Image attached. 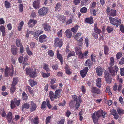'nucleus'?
I'll return each instance as SVG.
<instances>
[{
    "instance_id": "nucleus-32",
    "label": "nucleus",
    "mask_w": 124,
    "mask_h": 124,
    "mask_svg": "<svg viewBox=\"0 0 124 124\" xmlns=\"http://www.w3.org/2000/svg\"><path fill=\"white\" fill-rule=\"evenodd\" d=\"M26 52L28 54L29 56H31L33 54L32 52L29 49V47L27 46L26 48Z\"/></svg>"
},
{
    "instance_id": "nucleus-48",
    "label": "nucleus",
    "mask_w": 124,
    "mask_h": 124,
    "mask_svg": "<svg viewBox=\"0 0 124 124\" xmlns=\"http://www.w3.org/2000/svg\"><path fill=\"white\" fill-rule=\"evenodd\" d=\"M15 85H11V87L10 88V91L12 93H13L16 90V88L15 87Z\"/></svg>"
},
{
    "instance_id": "nucleus-17",
    "label": "nucleus",
    "mask_w": 124,
    "mask_h": 124,
    "mask_svg": "<svg viewBox=\"0 0 124 124\" xmlns=\"http://www.w3.org/2000/svg\"><path fill=\"white\" fill-rule=\"evenodd\" d=\"M31 107L30 108V111L32 112L34 111L36 109L37 107L36 105V104L32 101H31Z\"/></svg>"
},
{
    "instance_id": "nucleus-50",
    "label": "nucleus",
    "mask_w": 124,
    "mask_h": 124,
    "mask_svg": "<svg viewBox=\"0 0 124 124\" xmlns=\"http://www.w3.org/2000/svg\"><path fill=\"white\" fill-rule=\"evenodd\" d=\"M81 48L79 47H76L75 48V51L76 53V54H78L80 51Z\"/></svg>"
},
{
    "instance_id": "nucleus-55",
    "label": "nucleus",
    "mask_w": 124,
    "mask_h": 124,
    "mask_svg": "<svg viewBox=\"0 0 124 124\" xmlns=\"http://www.w3.org/2000/svg\"><path fill=\"white\" fill-rule=\"evenodd\" d=\"M52 1V0H45L44 4L45 5L50 4Z\"/></svg>"
},
{
    "instance_id": "nucleus-52",
    "label": "nucleus",
    "mask_w": 124,
    "mask_h": 124,
    "mask_svg": "<svg viewBox=\"0 0 124 124\" xmlns=\"http://www.w3.org/2000/svg\"><path fill=\"white\" fill-rule=\"evenodd\" d=\"M87 11V9L85 7L82 8L80 10L81 12L83 13H85Z\"/></svg>"
},
{
    "instance_id": "nucleus-33",
    "label": "nucleus",
    "mask_w": 124,
    "mask_h": 124,
    "mask_svg": "<svg viewBox=\"0 0 124 124\" xmlns=\"http://www.w3.org/2000/svg\"><path fill=\"white\" fill-rule=\"evenodd\" d=\"M92 63L91 62L90 59H88L86 61L85 63V65L86 66H92Z\"/></svg>"
},
{
    "instance_id": "nucleus-22",
    "label": "nucleus",
    "mask_w": 124,
    "mask_h": 124,
    "mask_svg": "<svg viewBox=\"0 0 124 124\" xmlns=\"http://www.w3.org/2000/svg\"><path fill=\"white\" fill-rule=\"evenodd\" d=\"M57 58L60 60L62 64L63 62V58L62 57V55L60 54L59 52V50H57Z\"/></svg>"
},
{
    "instance_id": "nucleus-11",
    "label": "nucleus",
    "mask_w": 124,
    "mask_h": 124,
    "mask_svg": "<svg viewBox=\"0 0 124 124\" xmlns=\"http://www.w3.org/2000/svg\"><path fill=\"white\" fill-rule=\"evenodd\" d=\"M118 68L116 66H115L113 68L110 67L109 68V70L111 74L113 75H115V72L117 73Z\"/></svg>"
},
{
    "instance_id": "nucleus-8",
    "label": "nucleus",
    "mask_w": 124,
    "mask_h": 124,
    "mask_svg": "<svg viewBox=\"0 0 124 124\" xmlns=\"http://www.w3.org/2000/svg\"><path fill=\"white\" fill-rule=\"evenodd\" d=\"M20 101L17 100L16 99H15L14 101L12 100L11 101V107L12 108H13L15 107V104L17 106L19 105Z\"/></svg>"
},
{
    "instance_id": "nucleus-20",
    "label": "nucleus",
    "mask_w": 124,
    "mask_h": 124,
    "mask_svg": "<svg viewBox=\"0 0 124 124\" xmlns=\"http://www.w3.org/2000/svg\"><path fill=\"white\" fill-rule=\"evenodd\" d=\"M116 10L113 9H111L108 13L110 16L112 17L115 16L116 15Z\"/></svg>"
},
{
    "instance_id": "nucleus-35",
    "label": "nucleus",
    "mask_w": 124,
    "mask_h": 124,
    "mask_svg": "<svg viewBox=\"0 0 124 124\" xmlns=\"http://www.w3.org/2000/svg\"><path fill=\"white\" fill-rule=\"evenodd\" d=\"M78 25H76L74 27L71 29V30L74 32V33H76L77 32L78 29Z\"/></svg>"
},
{
    "instance_id": "nucleus-37",
    "label": "nucleus",
    "mask_w": 124,
    "mask_h": 124,
    "mask_svg": "<svg viewBox=\"0 0 124 124\" xmlns=\"http://www.w3.org/2000/svg\"><path fill=\"white\" fill-rule=\"evenodd\" d=\"M86 22L90 23L92 24L93 22V20L92 18H87L85 19Z\"/></svg>"
},
{
    "instance_id": "nucleus-9",
    "label": "nucleus",
    "mask_w": 124,
    "mask_h": 124,
    "mask_svg": "<svg viewBox=\"0 0 124 124\" xmlns=\"http://www.w3.org/2000/svg\"><path fill=\"white\" fill-rule=\"evenodd\" d=\"M104 78L106 82L108 83H111L112 81V78L110 77V75L109 73L106 71H105L104 72Z\"/></svg>"
},
{
    "instance_id": "nucleus-5",
    "label": "nucleus",
    "mask_w": 124,
    "mask_h": 124,
    "mask_svg": "<svg viewBox=\"0 0 124 124\" xmlns=\"http://www.w3.org/2000/svg\"><path fill=\"white\" fill-rule=\"evenodd\" d=\"M13 68L12 67L11 69L6 67V68L5 71V76L6 77H8L9 76H12L13 74Z\"/></svg>"
},
{
    "instance_id": "nucleus-21",
    "label": "nucleus",
    "mask_w": 124,
    "mask_h": 124,
    "mask_svg": "<svg viewBox=\"0 0 124 124\" xmlns=\"http://www.w3.org/2000/svg\"><path fill=\"white\" fill-rule=\"evenodd\" d=\"M96 113L94 112L93 114L92 117L95 124H97V122L98 120V118L96 117Z\"/></svg>"
},
{
    "instance_id": "nucleus-47",
    "label": "nucleus",
    "mask_w": 124,
    "mask_h": 124,
    "mask_svg": "<svg viewBox=\"0 0 124 124\" xmlns=\"http://www.w3.org/2000/svg\"><path fill=\"white\" fill-rule=\"evenodd\" d=\"M22 97L23 100H26L27 98V96L25 93L23 92L22 93Z\"/></svg>"
},
{
    "instance_id": "nucleus-28",
    "label": "nucleus",
    "mask_w": 124,
    "mask_h": 124,
    "mask_svg": "<svg viewBox=\"0 0 124 124\" xmlns=\"http://www.w3.org/2000/svg\"><path fill=\"white\" fill-rule=\"evenodd\" d=\"M97 23H95L94 25V32L98 34H100L101 32V30L98 29L97 26Z\"/></svg>"
},
{
    "instance_id": "nucleus-7",
    "label": "nucleus",
    "mask_w": 124,
    "mask_h": 124,
    "mask_svg": "<svg viewBox=\"0 0 124 124\" xmlns=\"http://www.w3.org/2000/svg\"><path fill=\"white\" fill-rule=\"evenodd\" d=\"M62 42L61 39L58 38H56L54 41V45L57 47L59 46L60 48L62 46Z\"/></svg>"
},
{
    "instance_id": "nucleus-2",
    "label": "nucleus",
    "mask_w": 124,
    "mask_h": 124,
    "mask_svg": "<svg viewBox=\"0 0 124 124\" xmlns=\"http://www.w3.org/2000/svg\"><path fill=\"white\" fill-rule=\"evenodd\" d=\"M109 18L111 24L116 26L117 27L121 23V20L119 19L112 18L111 16H109Z\"/></svg>"
},
{
    "instance_id": "nucleus-16",
    "label": "nucleus",
    "mask_w": 124,
    "mask_h": 124,
    "mask_svg": "<svg viewBox=\"0 0 124 124\" xmlns=\"http://www.w3.org/2000/svg\"><path fill=\"white\" fill-rule=\"evenodd\" d=\"M42 26L45 31H50L51 27L48 24L45 23L43 24Z\"/></svg>"
},
{
    "instance_id": "nucleus-58",
    "label": "nucleus",
    "mask_w": 124,
    "mask_h": 124,
    "mask_svg": "<svg viewBox=\"0 0 124 124\" xmlns=\"http://www.w3.org/2000/svg\"><path fill=\"white\" fill-rule=\"evenodd\" d=\"M75 102V101L74 100V101L71 100L69 103V105L70 107H73V104Z\"/></svg>"
},
{
    "instance_id": "nucleus-31",
    "label": "nucleus",
    "mask_w": 124,
    "mask_h": 124,
    "mask_svg": "<svg viewBox=\"0 0 124 124\" xmlns=\"http://www.w3.org/2000/svg\"><path fill=\"white\" fill-rule=\"evenodd\" d=\"M65 70L66 73L68 75H70L71 73L70 71L71 69L67 65H66L65 66Z\"/></svg>"
},
{
    "instance_id": "nucleus-10",
    "label": "nucleus",
    "mask_w": 124,
    "mask_h": 124,
    "mask_svg": "<svg viewBox=\"0 0 124 124\" xmlns=\"http://www.w3.org/2000/svg\"><path fill=\"white\" fill-rule=\"evenodd\" d=\"M37 21L35 20L30 19L29 21L28 24L29 27H33L36 23Z\"/></svg>"
},
{
    "instance_id": "nucleus-19",
    "label": "nucleus",
    "mask_w": 124,
    "mask_h": 124,
    "mask_svg": "<svg viewBox=\"0 0 124 124\" xmlns=\"http://www.w3.org/2000/svg\"><path fill=\"white\" fill-rule=\"evenodd\" d=\"M40 2L39 0L35 1L33 3V6L35 9L38 8L40 7Z\"/></svg>"
},
{
    "instance_id": "nucleus-41",
    "label": "nucleus",
    "mask_w": 124,
    "mask_h": 124,
    "mask_svg": "<svg viewBox=\"0 0 124 124\" xmlns=\"http://www.w3.org/2000/svg\"><path fill=\"white\" fill-rule=\"evenodd\" d=\"M117 110L118 113L119 115H121L124 113V110L121 108H118Z\"/></svg>"
},
{
    "instance_id": "nucleus-1",
    "label": "nucleus",
    "mask_w": 124,
    "mask_h": 124,
    "mask_svg": "<svg viewBox=\"0 0 124 124\" xmlns=\"http://www.w3.org/2000/svg\"><path fill=\"white\" fill-rule=\"evenodd\" d=\"M61 91L60 89H57L55 92L54 94L53 92L51 91L50 92L49 96L52 101H53L55 99H57L60 97V93Z\"/></svg>"
},
{
    "instance_id": "nucleus-24",
    "label": "nucleus",
    "mask_w": 124,
    "mask_h": 124,
    "mask_svg": "<svg viewBox=\"0 0 124 124\" xmlns=\"http://www.w3.org/2000/svg\"><path fill=\"white\" fill-rule=\"evenodd\" d=\"M100 89L96 87H93L92 88L91 92L93 93H95L97 94H99L100 93Z\"/></svg>"
},
{
    "instance_id": "nucleus-26",
    "label": "nucleus",
    "mask_w": 124,
    "mask_h": 124,
    "mask_svg": "<svg viewBox=\"0 0 124 124\" xmlns=\"http://www.w3.org/2000/svg\"><path fill=\"white\" fill-rule=\"evenodd\" d=\"M43 31L42 30H39L36 31L34 34V36L36 37V36L38 37L40 34L43 33Z\"/></svg>"
},
{
    "instance_id": "nucleus-13",
    "label": "nucleus",
    "mask_w": 124,
    "mask_h": 124,
    "mask_svg": "<svg viewBox=\"0 0 124 124\" xmlns=\"http://www.w3.org/2000/svg\"><path fill=\"white\" fill-rule=\"evenodd\" d=\"M88 68L87 67H85L84 69L80 71V73L81 75L83 78L85 77L88 71Z\"/></svg>"
},
{
    "instance_id": "nucleus-18",
    "label": "nucleus",
    "mask_w": 124,
    "mask_h": 124,
    "mask_svg": "<svg viewBox=\"0 0 124 124\" xmlns=\"http://www.w3.org/2000/svg\"><path fill=\"white\" fill-rule=\"evenodd\" d=\"M46 38V36L45 35L43 34L40 36L39 38V42L42 43L45 41Z\"/></svg>"
},
{
    "instance_id": "nucleus-60",
    "label": "nucleus",
    "mask_w": 124,
    "mask_h": 124,
    "mask_svg": "<svg viewBox=\"0 0 124 124\" xmlns=\"http://www.w3.org/2000/svg\"><path fill=\"white\" fill-rule=\"evenodd\" d=\"M62 30H61L59 32L57 33V34L59 37H61L62 36Z\"/></svg>"
},
{
    "instance_id": "nucleus-15",
    "label": "nucleus",
    "mask_w": 124,
    "mask_h": 124,
    "mask_svg": "<svg viewBox=\"0 0 124 124\" xmlns=\"http://www.w3.org/2000/svg\"><path fill=\"white\" fill-rule=\"evenodd\" d=\"M11 51L13 55H16L17 53V49L15 46L13 45L11 46Z\"/></svg>"
},
{
    "instance_id": "nucleus-30",
    "label": "nucleus",
    "mask_w": 124,
    "mask_h": 124,
    "mask_svg": "<svg viewBox=\"0 0 124 124\" xmlns=\"http://www.w3.org/2000/svg\"><path fill=\"white\" fill-rule=\"evenodd\" d=\"M96 117H98V119L99 118L101 117L102 114H104V112L102 110H100L96 112Z\"/></svg>"
},
{
    "instance_id": "nucleus-62",
    "label": "nucleus",
    "mask_w": 124,
    "mask_h": 124,
    "mask_svg": "<svg viewBox=\"0 0 124 124\" xmlns=\"http://www.w3.org/2000/svg\"><path fill=\"white\" fill-rule=\"evenodd\" d=\"M57 85H51V88L55 90L56 89Z\"/></svg>"
},
{
    "instance_id": "nucleus-6",
    "label": "nucleus",
    "mask_w": 124,
    "mask_h": 124,
    "mask_svg": "<svg viewBox=\"0 0 124 124\" xmlns=\"http://www.w3.org/2000/svg\"><path fill=\"white\" fill-rule=\"evenodd\" d=\"M48 9L46 7H42L38 11L39 15L41 16H44L47 13Z\"/></svg>"
},
{
    "instance_id": "nucleus-34",
    "label": "nucleus",
    "mask_w": 124,
    "mask_h": 124,
    "mask_svg": "<svg viewBox=\"0 0 124 124\" xmlns=\"http://www.w3.org/2000/svg\"><path fill=\"white\" fill-rule=\"evenodd\" d=\"M31 122L33 123L34 124H38L39 123V119L38 117L36 116L33 119H32L31 121Z\"/></svg>"
},
{
    "instance_id": "nucleus-49",
    "label": "nucleus",
    "mask_w": 124,
    "mask_h": 124,
    "mask_svg": "<svg viewBox=\"0 0 124 124\" xmlns=\"http://www.w3.org/2000/svg\"><path fill=\"white\" fill-rule=\"evenodd\" d=\"M46 103L45 101L43 102L42 104L41 108L42 109H44L46 107Z\"/></svg>"
},
{
    "instance_id": "nucleus-29",
    "label": "nucleus",
    "mask_w": 124,
    "mask_h": 124,
    "mask_svg": "<svg viewBox=\"0 0 124 124\" xmlns=\"http://www.w3.org/2000/svg\"><path fill=\"white\" fill-rule=\"evenodd\" d=\"M30 107L29 104L28 103H25L22 105V110L23 111H24V109H28Z\"/></svg>"
},
{
    "instance_id": "nucleus-23",
    "label": "nucleus",
    "mask_w": 124,
    "mask_h": 124,
    "mask_svg": "<svg viewBox=\"0 0 124 124\" xmlns=\"http://www.w3.org/2000/svg\"><path fill=\"white\" fill-rule=\"evenodd\" d=\"M66 36L68 38H70L72 35V34L71 30L69 29L66 30L65 32Z\"/></svg>"
},
{
    "instance_id": "nucleus-39",
    "label": "nucleus",
    "mask_w": 124,
    "mask_h": 124,
    "mask_svg": "<svg viewBox=\"0 0 124 124\" xmlns=\"http://www.w3.org/2000/svg\"><path fill=\"white\" fill-rule=\"evenodd\" d=\"M106 30L108 33H110L113 30V28L110 26H108L106 28Z\"/></svg>"
},
{
    "instance_id": "nucleus-42",
    "label": "nucleus",
    "mask_w": 124,
    "mask_h": 124,
    "mask_svg": "<svg viewBox=\"0 0 124 124\" xmlns=\"http://www.w3.org/2000/svg\"><path fill=\"white\" fill-rule=\"evenodd\" d=\"M61 4L60 3H58L56 4L55 9L56 11L58 10L61 8Z\"/></svg>"
},
{
    "instance_id": "nucleus-57",
    "label": "nucleus",
    "mask_w": 124,
    "mask_h": 124,
    "mask_svg": "<svg viewBox=\"0 0 124 124\" xmlns=\"http://www.w3.org/2000/svg\"><path fill=\"white\" fill-rule=\"evenodd\" d=\"M85 43L86 44V47H88L89 45V41L87 37L85 38Z\"/></svg>"
},
{
    "instance_id": "nucleus-27",
    "label": "nucleus",
    "mask_w": 124,
    "mask_h": 124,
    "mask_svg": "<svg viewBox=\"0 0 124 124\" xmlns=\"http://www.w3.org/2000/svg\"><path fill=\"white\" fill-rule=\"evenodd\" d=\"M101 79L100 78H97L96 81V85L97 87L99 88H100L101 86Z\"/></svg>"
},
{
    "instance_id": "nucleus-53",
    "label": "nucleus",
    "mask_w": 124,
    "mask_h": 124,
    "mask_svg": "<svg viewBox=\"0 0 124 124\" xmlns=\"http://www.w3.org/2000/svg\"><path fill=\"white\" fill-rule=\"evenodd\" d=\"M48 55L50 56H53L54 54L53 51L52 50H50L48 52Z\"/></svg>"
},
{
    "instance_id": "nucleus-61",
    "label": "nucleus",
    "mask_w": 124,
    "mask_h": 124,
    "mask_svg": "<svg viewBox=\"0 0 124 124\" xmlns=\"http://www.w3.org/2000/svg\"><path fill=\"white\" fill-rule=\"evenodd\" d=\"M96 57V56L93 54H92L91 56V60L93 62H95V59Z\"/></svg>"
},
{
    "instance_id": "nucleus-36",
    "label": "nucleus",
    "mask_w": 124,
    "mask_h": 124,
    "mask_svg": "<svg viewBox=\"0 0 124 124\" xmlns=\"http://www.w3.org/2000/svg\"><path fill=\"white\" fill-rule=\"evenodd\" d=\"M30 85L32 87L36 84V83L32 80L30 79L29 81Z\"/></svg>"
},
{
    "instance_id": "nucleus-64",
    "label": "nucleus",
    "mask_w": 124,
    "mask_h": 124,
    "mask_svg": "<svg viewBox=\"0 0 124 124\" xmlns=\"http://www.w3.org/2000/svg\"><path fill=\"white\" fill-rule=\"evenodd\" d=\"M121 75L122 76H124V68H120Z\"/></svg>"
},
{
    "instance_id": "nucleus-14",
    "label": "nucleus",
    "mask_w": 124,
    "mask_h": 124,
    "mask_svg": "<svg viewBox=\"0 0 124 124\" xmlns=\"http://www.w3.org/2000/svg\"><path fill=\"white\" fill-rule=\"evenodd\" d=\"M97 74L99 76H101L102 74L103 71V69L100 67H98L96 69Z\"/></svg>"
},
{
    "instance_id": "nucleus-40",
    "label": "nucleus",
    "mask_w": 124,
    "mask_h": 124,
    "mask_svg": "<svg viewBox=\"0 0 124 124\" xmlns=\"http://www.w3.org/2000/svg\"><path fill=\"white\" fill-rule=\"evenodd\" d=\"M10 3L8 1H6L5 2V5L6 8H8L11 7Z\"/></svg>"
},
{
    "instance_id": "nucleus-44",
    "label": "nucleus",
    "mask_w": 124,
    "mask_h": 124,
    "mask_svg": "<svg viewBox=\"0 0 124 124\" xmlns=\"http://www.w3.org/2000/svg\"><path fill=\"white\" fill-rule=\"evenodd\" d=\"M75 54L74 52L72 51L71 52H70L68 54V55L67 56V58L69 57L73 56H75Z\"/></svg>"
},
{
    "instance_id": "nucleus-63",
    "label": "nucleus",
    "mask_w": 124,
    "mask_h": 124,
    "mask_svg": "<svg viewBox=\"0 0 124 124\" xmlns=\"http://www.w3.org/2000/svg\"><path fill=\"white\" fill-rule=\"evenodd\" d=\"M23 6L22 4H20L19 5V11L20 12H22L23 10Z\"/></svg>"
},
{
    "instance_id": "nucleus-25",
    "label": "nucleus",
    "mask_w": 124,
    "mask_h": 124,
    "mask_svg": "<svg viewBox=\"0 0 124 124\" xmlns=\"http://www.w3.org/2000/svg\"><path fill=\"white\" fill-rule=\"evenodd\" d=\"M12 118V113L9 112L7 116V118L9 123H10L11 121Z\"/></svg>"
},
{
    "instance_id": "nucleus-59",
    "label": "nucleus",
    "mask_w": 124,
    "mask_h": 124,
    "mask_svg": "<svg viewBox=\"0 0 124 124\" xmlns=\"http://www.w3.org/2000/svg\"><path fill=\"white\" fill-rule=\"evenodd\" d=\"M122 53L121 52L118 53L116 55V57L117 59H119L122 57Z\"/></svg>"
},
{
    "instance_id": "nucleus-51",
    "label": "nucleus",
    "mask_w": 124,
    "mask_h": 124,
    "mask_svg": "<svg viewBox=\"0 0 124 124\" xmlns=\"http://www.w3.org/2000/svg\"><path fill=\"white\" fill-rule=\"evenodd\" d=\"M26 90L29 92L30 93H32V90H31V88L29 86H27L26 87Z\"/></svg>"
},
{
    "instance_id": "nucleus-43",
    "label": "nucleus",
    "mask_w": 124,
    "mask_h": 124,
    "mask_svg": "<svg viewBox=\"0 0 124 124\" xmlns=\"http://www.w3.org/2000/svg\"><path fill=\"white\" fill-rule=\"evenodd\" d=\"M48 65L46 64H44L43 67V69H44L47 71H49V69L48 68Z\"/></svg>"
},
{
    "instance_id": "nucleus-12",
    "label": "nucleus",
    "mask_w": 124,
    "mask_h": 124,
    "mask_svg": "<svg viewBox=\"0 0 124 124\" xmlns=\"http://www.w3.org/2000/svg\"><path fill=\"white\" fill-rule=\"evenodd\" d=\"M81 34V33H77L74 37L75 39L76 40L78 41L79 42H82L83 40V37H80Z\"/></svg>"
},
{
    "instance_id": "nucleus-46",
    "label": "nucleus",
    "mask_w": 124,
    "mask_h": 124,
    "mask_svg": "<svg viewBox=\"0 0 124 124\" xmlns=\"http://www.w3.org/2000/svg\"><path fill=\"white\" fill-rule=\"evenodd\" d=\"M52 118V117L51 116L47 117L46 120V123L47 124L49 123Z\"/></svg>"
},
{
    "instance_id": "nucleus-45",
    "label": "nucleus",
    "mask_w": 124,
    "mask_h": 124,
    "mask_svg": "<svg viewBox=\"0 0 124 124\" xmlns=\"http://www.w3.org/2000/svg\"><path fill=\"white\" fill-rule=\"evenodd\" d=\"M41 74L43 77H48L50 75L49 73H46L43 72H41Z\"/></svg>"
},
{
    "instance_id": "nucleus-4",
    "label": "nucleus",
    "mask_w": 124,
    "mask_h": 124,
    "mask_svg": "<svg viewBox=\"0 0 124 124\" xmlns=\"http://www.w3.org/2000/svg\"><path fill=\"white\" fill-rule=\"evenodd\" d=\"M73 98L75 101H76V102L75 107L76 109L77 110L80 106V103L81 102L82 100L80 97H77L75 95H73Z\"/></svg>"
},
{
    "instance_id": "nucleus-38",
    "label": "nucleus",
    "mask_w": 124,
    "mask_h": 124,
    "mask_svg": "<svg viewBox=\"0 0 124 124\" xmlns=\"http://www.w3.org/2000/svg\"><path fill=\"white\" fill-rule=\"evenodd\" d=\"M18 80L17 78H14L13 80L12 85H15L18 82Z\"/></svg>"
},
{
    "instance_id": "nucleus-3",
    "label": "nucleus",
    "mask_w": 124,
    "mask_h": 124,
    "mask_svg": "<svg viewBox=\"0 0 124 124\" xmlns=\"http://www.w3.org/2000/svg\"><path fill=\"white\" fill-rule=\"evenodd\" d=\"M26 74L29 75L31 77H34L37 75V73L35 71H34L32 69H29L26 68L25 69Z\"/></svg>"
},
{
    "instance_id": "nucleus-56",
    "label": "nucleus",
    "mask_w": 124,
    "mask_h": 124,
    "mask_svg": "<svg viewBox=\"0 0 124 124\" xmlns=\"http://www.w3.org/2000/svg\"><path fill=\"white\" fill-rule=\"evenodd\" d=\"M110 65L111 66H113L114 64V59L112 57H111L110 59Z\"/></svg>"
},
{
    "instance_id": "nucleus-54",
    "label": "nucleus",
    "mask_w": 124,
    "mask_h": 124,
    "mask_svg": "<svg viewBox=\"0 0 124 124\" xmlns=\"http://www.w3.org/2000/svg\"><path fill=\"white\" fill-rule=\"evenodd\" d=\"M108 48L107 46H104V53L106 54H107L108 51Z\"/></svg>"
}]
</instances>
